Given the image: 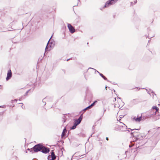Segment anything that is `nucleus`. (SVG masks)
<instances>
[{"label":"nucleus","mask_w":160,"mask_h":160,"mask_svg":"<svg viewBox=\"0 0 160 160\" xmlns=\"http://www.w3.org/2000/svg\"><path fill=\"white\" fill-rule=\"evenodd\" d=\"M131 135L133 137V139L132 142H136L138 139H140V133L138 132L133 131L131 133Z\"/></svg>","instance_id":"obj_1"},{"label":"nucleus","mask_w":160,"mask_h":160,"mask_svg":"<svg viewBox=\"0 0 160 160\" xmlns=\"http://www.w3.org/2000/svg\"><path fill=\"white\" fill-rule=\"evenodd\" d=\"M121 125H117L115 127L118 130H120L122 131H126L127 129V126L123 123L120 122Z\"/></svg>","instance_id":"obj_2"},{"label":"nucleus","mask_w":160,"mask_h":160,"mask_svg":"<svg viewBox=\"0 0 160 160\" xmlns=\"http://www.w3.org/2000/svg\"><path fill=\"white\" fill-rule=\"evenodd\" d=\"M42 147V145L41 144H38L35 145L32 148V149L34 152H38V151L41 152Z\"/></svg>","instance_id":"obj_3"},{"label":"nucleus","mask_w":160,"mask_h":160,"mask_svg":"<svg viewBox=\"0 0 160 160\" xmlns=\"http://www.w3.org/2000/svg\"><path fill=\"white\" fill-rule=\"evenodd\" d=\"M118 0H109L106 2L104 5V7L106 8L108 7L110 5L113 4Z\"/></svg>","instance_id":"obj_4"},{"label":"nucleus","mask_w":160,"mask_h":160,"mask_svg":"<svg viewBox=\"0 0 160 160\" xmlns=\"http://www.w3.org/2000/svg\"><path fill=\"white\" fill-rule=\"evenodd\" d=\"M42 149L41 150V152H42L43 153L45 154L49 152L50 150L49 148L44 146L42 145Z\"/></svg>","instance_id":"obj_5"},{"label":"nucleus","mask_w":160,"mask_h":160,"mask_svg":"<svg viewBox=\"0 0 160 160\" xmlns=\"http://www.w3.org/2000/svg\"><path fill=\"white\" fill-rule=\"evenodd\" d=\"M68 27L71 33H73L75 32V29L70 24L68 23Z\"/></svg>","instance_id":"obj_6"},{"label":"nucleus","mask_w":160,"mask_h":160,"mask_svg":"<svg viewBox=\"0 0 160 160\" xmlns=\"http://www.w3.org/2000/svg\"><path fill=\"white\" fill-rule=\"evenodd\" d=\"M12 75L11 70L10 69L9 70L7 74V77L6 78V80L8 81L12 77Z\"/></svg>","instance_id":"obj_7"},{"label":"nucleus","mask_w":160,"mask_h":160,"mask_svg":"<svg viewBox=\"0 0 160 160\" xmlns=\"http://www.w3.org/2000/svg\"><path fill=\"white\" fill-rule=\"evenodd\" d=\"M94 69V70H95V72H97L103 78V79L105 80H106L108 82H109L110 81H109L108 80L107 78L105 76H104L103 74H102V73H100L99 72H98V71L96 70L95 69H94V68H89L88 69Z\"/></svg>","instance_id":"obj_8"},{"label":"nucleus","mask_w":160,"mask_h":160,"mask_svg":"<svg viewBox=\"0 0 160 160\" xmlns=\"http://www.w3.org/2000/svg\"><path fill=\"white\" fill-rule=\"evenodd\" d=\"M133 119L135 120V121L137 122H140L141 121L142 119V116H140L139 117H138L136 118V117H135L133 118Z\"/></svg>","instance_id":"obj_9"},{"label":"nucleus","mask_w":160,"mask_h":160,"mask_svg":"<svg viewBox=\"0 0 160 160\" xmlns=\"http://www.w3.org/2000/svg\"><path fill=\"white\" fill-rule=\"evenodd\" d=\"M81 122V121L80 119H76L74 121V124L77 126Z\"/></svg>","instance_id":"obj_10"},{"label":"nucleus","mask_w":160,"mask_h":160,"mask_svg":"<svg viewBox=\"0 0 160 160\" xmlns=\"http://www.w3.org/2000/svg\"><path fill=\"white\" fill-rule=\"evenodd\" d=\"M67 131V129L66 128L63 129L62 134V137H64L65 136Z\"/></svg>","instance_id":"obj_11"},{"label":"nucleus","mask_w":160,"mask_h":160,"mask_svg":"<svg viewBox=\"0 0 160 160\" xmlns=\"http://www.w3.org/2000/svg\"><path fill=\"white\" fill-rule=\"evenodd\" d=\"M97 101H94V102H93L91 105H89V106L90 108H91L93 106L95 105L96 104V102H97Z\"/></svg>","instance_id":"obj_12"},{"label":"nucleus","mask_w":160,"mask_h":160,"mask_svg":"<svg viewBox=\"0 0 160 160\" xmlns=\"http://www.w3.org/2000/svg\"><path fill=\"white\" fill-rule=\"evenodd\" d=\"M132 102L133 103H134L135 104H137L138 103V99H133L132 101Z\"/></svg>","instance_id":"obj_13"},{"label":"nucleus","mask_w":160,"mask_h":160,"mask_svg":"<svg viewBox=\"0 0 160 160\" xmlns=\"http://www.w3.org/2000/svg\"><path fill=\"white\" fill-rule=\"evenodd\" d=\"M51 157V160H55L57 157L55 155L54 156H52Z\"/></svg>","instance_id":"obj_14"},{"label":"nucleus","mask_w":160,"mask_h":160,"mask_svg":"<svg viewBox=\"0 0 160 160\" xmlns=\"http://www.w3.org/2000/svg\"><path fill=\"white\" fill-rule=\"evenodd\" d=\"M77 126L75 125V124H73V125L71 127V129H75Z\"/></svg>","instance_id":"obj_15"},{"label":"nucleus","mask_w":160,"mask_h":160,"mask_svg":"<svg viewBox=\"0 0 160 160\" xmlns=\"http://www.w3.org/2000/svg\"><path fill=\"white\" fill-rule=\"evenodd\" d=\"M17 99H15L14 100H11V103H12V105H13L12 106V107H13L14 106V104H13V102H16L17 101Z\"/></svg>","instance_id":"obj_16"},{"label":"nucleus","mask_w":160,"mask_h":160,"mask_svg":"<svg viewBox=\"0 0 160 160\" xmlns=\"http://www.w3.org/2000/svg\"><path fill=\"white\" fill-rule=\"evenodd\" d=\"M90 109V108H89V106H88V107H87V108H86L84 109L82 111H83L84 112H85L87 110H88L89 109Z\"/></svg>","instance_id":"obj_17"},{"label":"nucleus","mask_w":160,"mask_h":160,"mask_svg":"<svg viewBox=\"0 0 160 160\" xmlns=\"http://www.w3.org/2000/svg\"><path fill=\"white\" fill-rule=\"evenodd\" d=\"M51 155L50 156H51V157H52V156L55 155L54 152L53 151V150L51 151Z\"/></svg>","instance_id":"obj_18"},{"label":"nucleus","mask_w":160,"mask_h":160,"mask_svg":"<svg viewBox=\"0 0 160 160\" xmlns=\"http://www.w3.org/2000/svg\"><path fill=\"white\" fill-rule=\"evenodd\" d=\"M27 150L30 151V152H32V153H33V151L32 149V148L31 149L28 148L27 149Z\"/></svg>","instance_id":"obj_19"},{"label":"nucleus","mask_w":160,"mask_h":160,"mask_svg":"<svg viewBox=\"0 0 160 160\" xmlns=\"http://www.w3.org/2000/svg\"><path fill=\"white\" fill-rule=\"evenodd\" d=\"M156 120H158L160 119V115L156 116L155 117Z\"/></svg>","instance_id":"obj_20"},{"label":"nucleus","mask_w":160,"mask_h":160,"mask_svg":"<svg viewBox=\"0 0 160 160\" xmlns=\"http://www.w3.org/2000/svg\"><path fill=\"white\" fill-rule=\"evenodd\" d=\"M52 36L50 38V39L49 41H48V44L46 47V48H45V51H47L48 50V43H49V41L50 40V39L51 38H52Z\"/></svg>","instance_id":"obj_21"},{"label":"nucleus","mask_w":160,"mask_h":160,"mask_svg":"<svg viewBox=\"0 0 160 160\" xmlns=\"http://www.w3.org/2000/svg\"><path fill=\"white\" fill-rule=\"evenodd\" d=\"M82 114L78 118V119H80V120L82 121V118L83 116Z\"/></svg>","instance_id":"obj_22"},{"label":"nucleus","mask_w":160,"mask_h":160,"mask_svg":"<svg viewBox=\"0 0 160 160\" xmlns=\"http://www.w3.org/2000/svg\"><path fill=\"white\" fill-rule=\"evenodd\" d=\"M158 130L156 132V133H157L158 134H159V133H160V128H158Z\"/></svg>","instance_id":"obj_23"},{"label":"nucleus","mask_w":160,"mask_h":160,"mask_svg":"<svg viewBox=\"0 0 160 160\" xmlns=\"http://www.w3.org/2000/svg\"><path fill=\"white\" fill-rule=\"evenodd\" d=\"M158 111H159V108H157L156 109V112H155L154 113V114L155 115L156 114V112H158Z\"/></svg>","instance_id":"obj_24"},{"label":"nucleus","mask_w":160,"mask_h":160,"mask_svg":"<svg viewBox=\"0 0 160 160\" xmlns=\"http://www.w3.org/2000/svg\"><path fill=\"white\" fill-rule=\"evenodd\" d=\"M149 90L151 92V93H152V95L153 96H154V94L155 95H156V94L155 93H154V92L153 91L151 90V89H150Z\"/></svg>","instance_id":"obj_25"},{"label":"nucleus","mask_w":160,"mask_h":160,"mask_svg":"<svg viewBox=\"0 0 160 160\" xmlns=\"http://www.w3.org/2000/svg\"><path fill=\"white\" fill-rule=\"evenodd\" d=\"M129 129H130L131 131H133L134 130H139L140 129H131L130 128H129Z\"/></svg>","instance_id":"obj_26"},{"label":"nucleus","mask_w":160,"mask_h":160,"mask_svg":"<svg viewBox=\"0 0 160 160\" xmlns=\"http://www.w3.org/2000/svg\"><path fill=\"white\" fill-rule=\"evenodd\" d=\"M47 97H46L45 98L43 99L42 100V102H45V104H44V105H46V102H44V100L46 99H47Z\"/></svg>","instance_id":"obj_27"},{"label":"nucleus","mask_w":160,"mask_h":160,"mask_svg":"<svg viewBox=\"0 0 160 160\" xmlns=\"http://www.w3.org/2000/svg\"><path fill=\"white\" fill-rule=\"evenodd\" d=\"M51 156L50 155H49L48 156V160H51Z\"/></svg>","instance_id":"obj_28"},{"label":"nucleus","mask_w":160,"mask_h":160,"mask_svg":"<svg viewBox=\"0 0 160 160\" xmlns=\"http://www.w3.org/2000/svg\"><path fill=\"white\" fill-rule=\"evenodd\" d=\"M30 91V89L28 90L27 92H26L25 93V95H27L28 93V92H29V91Z\"/></svg>","instance_id":"obj_29"},{"label":"nucleus","mask_w":160,"mask_h":160,"mask_svg":"<svg viewBox=\"0 0 160 160\" xmlns=\"http://www.w3.org/2000/svg\"><path fill=\"white\" fill-rule=\"evenodd\" d=\"M152 109H156L157 108H158V107L156 106H153L152 108Z\"/></svg>","instance_id":"obj_30"},{"label":"nucleus","mask_w":160,"mask_h":160,"mask_svg":"<svg viewBox=\"0 0 160 160\" xmlns=\"http://www.w3.org/2000/svg\"><path fill=\"white\" fill-rule=\"evenodd\" d=\"M137 2V0H134L133 4H135Z\"/></svg>","instance_id":"obj_31"},{"label":"nucleus","mask_w":160,"mask_h":160,"mask_svg":"<svg viewBox=\"0 0 160 160\" xmlns=\"http://www.w3.org/2000/svg\"><path fill=\"white\" fill-rule=\"evenodd\" d=\"M110 82L111 83H112V84H114V85H116V84H117V83H116L115 82Z\"/></svg>","instance_id":"obj_32"},{"label":"nucleus","mask_w":160,"mask_h":160,"mask_svg":"<svg viewBox=\"0 0 160 160\" xmlns=\"http://www.w3.org/2000/svg\"><path fill=\"white\" fill-rule=\"evenodd\" d=\"M106 111V109H105L104 108V112H103V114H102V115H104V112Z\"/></svg>","instance_id":"obj_33"},{"label":"nucleus","mask_w":160,"mask_h":160,"mask_svg":"<svg viewBox=\"0 0 160 160\" xmlns=\"http://www.w3.org/2000/svg\"><path fill=\"white\" fill-rule=\"evenodd\" d=\"M19 104H22V108H23V107H24V106H23V104L22 103H19Z\"/></svg>","instance_id":"obj_34"},{"label":"nucleus","mask_w":160,"mask_h":160,"mask_svg":"<svg viewBox=\"0 0 160 160\" xmlns=\"http://www.w3.org/2000/svg\"><path fill=\"white\" fill-rule=\"evenodd\" d=\"M19 104H22V108H23V107H24V106H23V104L22 103H19Z\"/></svg>","instance_id":"obj_35"},{"label":"nucleus","mask_w":160,"mask_h":160,"mask_svg":"<svg viewBox=\"0 0 160 160\" xmlns=\"http://www.w3.org/2000/svg\"><path fill=\"white\" fill-rule=\"evenodd\" d=\"M130 3H131V4H130V5L131 6L133 5V2H130Z\"/></svg>","instance_id":"obj_36"},{"label":"nucleus","mask_w":160,"mask_h":160,"mask_svg":"<svg viewBox=\"0 0 160 160\" xmlns=\"http://www.w3.org/2000/svg\"><path fill=\"white\" fill-rule=\"evenodd\" d=\"M72 58H69V59H68L67 60V61H68L69 60H70V59H72Z\"/></svg>","instance_id":"obj_37"},{"label":"nucleus","mask_w":160,"mask_h":160,"mask_svg":"<svg viewBox=\"0 0 160 160\" xmlns=\"http://www.w3.org/2000/svg\"><path fill=\"white\" fill-rule=\"evenodd\" d=\"M94 132H93V133H92L91 135V136H90L89 138H90L91 137H92V135L93 134H94Z\"/></svg>","instance_id":"obj_38"},{"label":"nucleus","mask_w":160,"mask_h":160,"mask_svg":"<svg viewBox=\"0 0 160 160\" xmlns=\"http://www.w3.org/2000/svg\"><path fill=\"white\" fill-rule=\"evenodd\" d=\"M32 160H38V159H36V158H33L32 159Z\"/></svg>","instance_id":"obj_39"},{"label":"nucleus","mask_w":160,"mask_h":160,"mask_svg":"<svg viewBox=\"0 0 160 160\" xmlns=\"http://www.w3.org/2000/svg\"><path fill=\"white\" fill-rule=\"evenodd\" d=\"M106 139L107 140H108V137H106Z\"/></svg>","instance_id":"obj_40"},{"label":"nucleus","mask_w":160,"mask_h":160,"mask_svg":"<svg viewBox=\"0 0 160 160\" xmlns=\"http://www.w3.org/2000/svg\"><path fill=\"white\" fill-rule=\"evenodd\" d=\"M133 145H129V147H132V146Z\"/></svg>","instance_id":"obj_41"},{"label":"nucleus","mask_w":160,"mask_h":160,"mask_svg":"<svg viewBox=\"0 0 160 160\" xmlns=\"http://www.w3.org/2000/svg\"><path fill=\"white\" fill-rule=\"evenodd\" d=\"M77 1L78 2V3L79 2H80V1L79 0H77Z\"/></svg>","instance_id":"obj_42"},{"label":"nucleus","mask_w":160,"mask_h":160,"mask_svg":"<svg viewBox=\"0 0 160 160\" xmlns=\"http://www.w3.org/2000/svg\"><path fill=\"white\" fill-rule=\"evenodd\" d=\"M148 93L150 95V93L149 91L148 92Z\"/></svg>","instance_id":"obj_43"},{"label":"nucleus","mask_w":160,"mask_h":160,"mask_svg":"<svg viewBox=\"0 0 160 160\" xmlns=\"http://www.w3.org/2000/svg\"><path fill=\"white\" fill-rule=\"evenodd\" d=\"M50 43H51V45L52 44H53V42H50Z\"/></svg>","instance_id":"obj_44"},{"label":"nucleus","mask_w":160,"mask_h":160,"mask_svg":"<svg viewBox=\"0 0 160 160\" xmlns=\"http://www.w3.org/2000/svg\"><path fill=\"white\" fill-rule=\"evenodd\" d=\"M0 108H4V107H3V106H0Z\"/></svg>","instance_id":"obj_45"},{"label":"nucleus","mask_w":160,"mask_h":160,"mask_svg":"<svg viewBox=\"0 0 160 160\" xmlns=\"http://www.w3.org/2000/svg\"><path fill=\"white\" fill-rule=\"evenodd\" d=\"M108 88V87L107 86H106L105 87V89L106 90H107V88Z\"/></svg>","instance_id":"obj_46"},{"label":"nucleus","mask_w":160,"mask_h":160,"mask_svg":"<svg viewBox=\"0 0 160 160\" xmlns=\"http://www.w3.org/2000/svg\"><path fill=\"white\" fill-rule=\"evenodd\" d=\"M118 98L119 99H121V98Z\"/></svg>","instance_id":"obj_47"},{"label":"nucleus","mask_w":160,"mask_h":160,"mask_svg":"<svg viewBox=\"0 0 160 160\" xmlns=\"http://www.w3.org/2000/svg\"><path fill=\"white\" fill-rule=\"evenodd\" d=\"M118 159H119V160H122V159H119V158H118Z\"/></svg>","instance_id":"obj_48"},{"label":"nucleus","mask_w":160,"mask_h":160,"mask_svg":"<svg viewBox=\"0 0 160 160\" xmlns=\"http://www.w3.org/2000/svg\"><path fill=\"white\" fill-rule=\"evenodd\" d=\"M0 89H1V85H0Z\"/></svg>","instance_id":"obj_49"},{"label":"nucleus","mask_w":160,"mask_h":160,"mask_svg":"<svg viewBox=\"0 0 160 160\" xmlns=\"http://www.w3.org/2000/svg\"><path fill=\"white\" fill-rule=\"evenodd\" d=\"M115 92V90H114V92Z\"/></svg>","instance_id":"obj_50"},{"label":"nucleus","mask_w":160,"mask_h":160,"mask_svg":"<svg viewBox=\"0 0 160 160\" xmlns=\"http://www.w3.org/2000/svg\"><path fill=\"white\" fill-rule=\"evenodd\" d=\"M75 154H76V155H77V153H75Z\"/></svg>","instance_id":"obj_51"},{"label":"nucleus","mask_w":160,"mask_h":160,"mask_svg":"<svg viewBox=\"0 0 160 160\" xmlns=\"http://www.w3.org/2000/svg\"><path fill=\"white\" fill-rule=\"evenodd\" d=\"M114 99H115V100H116V98H114Z\"/></svg>","instance_id":"obj_52"},{"label":"nucleus","mask_w":160,"mask_h":160,"mask_svg":"<svg viewBox=\"0 0 160 160\" xmlns=\"http://www.w3.org/2000/svg\"><path fill=\"white\" fill-rule=\"evenodd\" d=\"M50 47H51V45H50Z\"/></svg>","instance_id":"obj_53"},{"label":"nucleus","mask_w":160,"mask_h":160,"mask_svg":"<svg viewBox=\"0 0 160 160\" xmlns=\"http://www.w3.org/2000/svg\"><path fill=\"white\" fill-rule=\"evenodd\" d=\"M108 88H110V87H108Z\"/></svg>","instance_id":"obj_54"},{"label":"nucleus","mask_w":160,"mask_h":160,"mask_svg":"<svg viewBox=\"0 0 160 160\" xmlns=\"http://www.w3.org/2000/svg\"><path fill=\"white\" fill-rule=\"evenodd\" d=\"M150 41V40H149L148 42H149Z\"/></svg>","instance_id":"obj_55"},{"label":"nucleus","mask_w":160,"mask_h":160,"mask_svg":"<svg viewBox=\"0 0 160 160\" xmlns=\"http://www.w3.org/2000/svg\"><path fill=\"white\" fill-rule=\"evenodd\" d=\"M26 153H27V151H26Z\"/></svg>","instance_id":"obj_56"},{"label":"nucleus","mask_w":160,"mask_h":160,"mask_svg":"<svg viewBox=\"0 0 160 160\" xmlns=\"http://www.w3.org/2000/svg\"><path fill=\"white\" fill-rule=\"evenodd\" d=\"M118 158H119V156H118Z\"/></svg>","instance_id":"obj_57"},{"label":"nucleus","mask_w":160,"mask_h":160,"mask_svg":"<svg viewBox=\"0 0 160 160\" xmlns=\"http://www.w3.org/2000/svg\"><path fill=\"white\" fill-rule=\"evenodd\" d=\"M146 90L147 91H148V90H147V89H146Z\"/></svg>","instance_id":"obj_58"},{"label":"nucleus","mask_w":160,"mask_h":160,"mask_svg":"<svg viewBox=\"0 0 160 160\" xmlns=\"http://www.w3.org/2000/svg\"><path fill=\"white\" fill-rule=\"evenodd\" d=\"M158 128H160V127H158Z\"/></svg>","instance_id":"obj_59"}]
</instances>
